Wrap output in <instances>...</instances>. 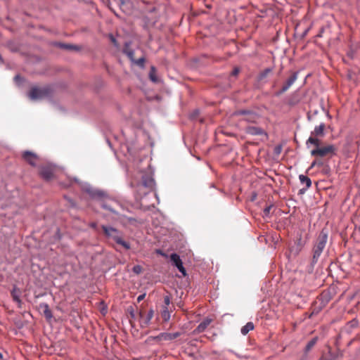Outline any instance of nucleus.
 <instances>
[{"instance_id": "ea45409f", "label": "nucleus", "mask_w": 360, "mask_h": 360, "mask_svg": "<svg viewBox=\"0 0 360 360\" xmlns=\"http://www.w3.org/2000/svg\"><path fill=\"white\" fill-rule=\"evenodd\" d=\"M320 360H333V359H326V358H324V357H321L320 359Z\"/></svg>"}, {"instance_id": "39448f33", "label": "nucleus", "mask_w": 360, "mask_h": 360, "mask_svg": "<svg viewBox=\"0 0 360 360\" xmlns=\"http://www.w3.org/2000/svg\"><path fill=\"white\" fill-rule=\"evenodd\" d=\"M299 72H291L290 76L283 82L281 89L275 93L276 96H279L287 91L298 78Z\"/></svg>"}, {"instance_id": "9d476101", "label": "nucleus", "mask_w": 360, "mask_h": 360, "mask_svg": "<svg viewBox=\"0 0 360 360\" xmlns=\"http://www.w3.org/2000/svg\"><path fill=\"white\" fill-rule=\"evenodd\" d=\"M248 134L253 136H264L266 139L267 138V134L264 129L260 127L255 126H249L245 129Z\"/></svg>"}, {"instance_id": "4c0bfd02", "label": "nucleus", "mask_w": 360, "mask_h": 360, "mask_svg": "<svg viewBox=\"0 0 360 360\" xmlns=\"http://www.w3.org/2000/svg\"><path fill=\"white\" fill-rule=\"evenodd\" d=\"M0 360H7L2 352H0Z\"/></svg>"}, {"instance_id": "aec40b11", "label": "nucleus", "mask_w": 360, "mask_h": 360, "mask_svg": "<svg viewBox=\"0 0 360 360\" xmlns=\"http://www.w3.org/2000/svg\"><path fill=\"white\" fill-rule=\"evenodd\" d=\"M317 340L318 338L316 337L314 338L307 344L304 349L306 353L309 352L314 347L316 344Z\"/></svg>"}, {"instance_id": "bb28decb", "label": "nucleus", "mask_w": 360, "mask_h": 360, "mask_svg": "<svg viewBox=\"0 0 360 360\" xmlns=\"http://www.w3.org/2000/svg\"><path fill=\"white\" fill-rule=\"evenodd\" d=\"M60 47L67 50H78L77 46L68 44H60Z\"/></svg>"}, {"instance_id": "6ab92c4d", "label": "nucleus", "mask_w": 360, "mask_h": 360, "mask_svg": "<svg viewBox=\"0 0 360 360\" xmlns=\"http://www.w3.org/2000/svg\"><path fill=\"white\" fill-rule=\"evenodd\" d=\"M307 145L309 147V144L314 145L316 148L320 147V141L319 139L316 138V136L311 135V136L307 139Z\"/></svg>"}, {"instance_id": "f704fd0d", "label": "nucleus", "mask_w": 360, "mask_h": 360, "mask_svg": "<svg viewBox=\"0 0 360 360\" xmlns=\"http://www.w3.org/2000/svg\"><path fill=\"white\" fill-rule=\"evenodd\" d=\"M155 70V68L154 67H152L151 68V72L150 73V79L153 82H156V78L153 75L152 72Z\"/></svg>"}, {"instance_id": "72a5a7b5", "label": "nucleus", "mask_w": 360, "mask_h": 360, "mask_svg": "<svg viewBox=\"0 0 360 360\" xmlns=\"http://www.w3.org/2000/svg\"><path fill=\"white\" fill-rule=\"evenodd\" d=\"M141 269H142V268L139 265L134 266L133 267V271L137 274H139L141 272Z\"/></svg>"}, {"instance_id": "473e14b6", "label": "nucleus", "mask_w": 360, "mask_h": 360, "mask_svg": "<svg viewBox=\"0 0 360 360\" xmlns=\"http://www.w3.org/2000/svg\"><path fill=\"white\" fill-rule=\"evenodd\" d=\"M272 209V205H269V206H267L264 210V214L265 216H269V214H270V212H271V210Z\"/></svg>"}, {"instance_id": "4468645a", "label": "nucleus", "mask_w": 360, "mask_h": 360, "mask_svg": "<svg viewBox=\"0 0 360 360\" xmlns=\"http://www.w3.org/2000/svg\"><path fill=\"white\" fill-rule=\"evenodd\" d=\"M154 186V181L150 178L143 179L141 184L138 186L139 190L141 191L142 188L151 190Z\"/></svg>"}, {"instance_id": "4be33fe9", "label": "nucleus", "mask_w": 360, "mask_h": 360, "mask_svg": "<svg viewBox=\"0 0 360 360\" xmlns=\"http://www.w3.org/2000/svg\"><path fill=\"white\" fill-rule=\"evenodd\" d=\"M161 315L164 321H168L170 319V313L168 308L162 307Z\"/></svg>"}, {"instance_id": "c9c22d12", "label": "nucleus", "mask_w": 360, "mask_h": 360, "mask_svg": "<svg viewBox=\"0 0 360 360\" xmlns=\"http://www.w3.org/2000/svg\"><path fill=\"white\" fill-rule=\"evenodd\" d=\"M145 297H146V294L145 293L139 295V297H137V302H140L141 301H142L145 298Z\"/></svg>"}, {"instance_id": "cd10ccee", "label": "nucleus", "mask_w": 360, "mask_h": 360, "mask_svg": "<svg viewBox=\"0 0 360 360\" xmlns=\"http://www.w3.org/2000/svg\"><path fill=\"white\" fill-rule=\"evenodd\" d=\"M102 207L104 209L108 210L113 213H117V212L115 210V208L112 206V205L108 202H103L102 204Z\"/></svg>"}, {"instance_id": "f257e3e1", "label": "nucleus", "mask_w": 360, "mask_h": 360, "mask_svg": "<svg viewBox=\"0 0 360 360\" xmlns=\"http://www.w3.org/2000/svg\"><path fill=\"white\" fill-rule=\"evenodd\" d=\"M101 229L104 234L108 238L112 239L117 245L122 247L124 250H128L131 248L130 243L123 239L122 234L119 230L105 225H103Z\"/></svg>"}, {"instance_id": "f3484780", "label": "nucleus", "mask_w": 360, "mask_h": 360, "mask_svg": "<svg viewBox=\"0 0 360 360\" xmlns=\"http://www.w3.org/2000/svg\"><path fill=\"white\" fill-rule=\"evenodd\" d=\"M180 336V333L176 332L174 333H161L160 338H163V340H172Z\"/></svg>"}, {"instance_id": "7ed1b4c3", "label": "nucleus", "mask_w": 360, "mask_h": 360, "mask_svg": "<svg viewBox=\"0 0 360 360\" xmlns=\"http://www.w3.org/2000/svg\"><path fill=\"white\" fill-rule=\"evenodd\" d=\"M50 94V89L47 86L32 87L29 91L28 96L31 100H39L49 96Z\"/></svg>"}, {"instance_id": "79ce46f5", "label": "nucleus", "mask_w": 360, "mask_h": 360, "mask_svg": "<svg viewBox=\"0 0 360 360\" xmlns=\"http://www.w3.org/2000/svg\"><path fill=\"white\" fill-rule=\"evenodd\" d=\"M3 281V276L0 275V283Z\"/></svg>"}, {"instance_id": "2eb2a0df", "label": "nucleus", "mask_w": 360, "mask_h": 360, "mask_svg": "<svg viewBox=\"0 0 360 360\" xmlns=\"http://www.w3.org/2000/svg\"><path fill=\"white\" fill-rule=\"evenodd\" d=\"M325 124L321 123L319 126L314 128V130L311 132V135L314 136H323L325 129Z\"/></svg>"}, {"instance_id": "58836bf2", "label": "nucleus", "mask_w": 360, "mask_h": 360, "mask_svg": "<svg viewBox=\"0 0 360 360\" xmlns=\"http://www.w3.org/2000/svg\"><path fill=\"white\" fill-rule=\"evenodd\" d=\"M110 39H111L112 42L115 45H117V44H116V40H115V39L113 37V36H112V35H111V36H110Z\"/></svg>"}, {"instance_id": "9b49d317", "label": "nucleus", "mask_w": 360, "mask_h": 360, "mask_svg": "<svg viewBox=\"0 0 360 360\" xmlns=\"http://www.w3.org/2000/svg\"><path fill=\"white\" fill-rule=\"evenodd\" d=\"M212 321V319L206 318L198 326V327L195 329L194 332L196 333H200L205 331Z\"/></svg>"}, {"instance_id": "5701e85b", "label": "nucleus", "mask_w": 360, "mask_h": 360, "mask_svg": "<svg viewBox=\"0 0 360 360\" xmlns=\"http://www.w3.org/2000/svg\"><path fill=\"white\" fill-rule=\"evenodd\" d=\"M123 52L129 57V58L131 60L134 61V52L133 50H131L127 46H126L124 49Z\"/></svg>"}, {"instance_id": "c756f323", "label": "nucleus", "mask_w": 360, "mask_h": 360, "mask_svg": "<svg viewBox=\"0 0 360 360\" xmlns=\"http://www.w3.org/2000/svg\"><path fill=\"white\" fill-rule=\"evenodd\" d=\"M136 65L139 66L143 67L145 63V58H140L138 60L134 61Z\"/></svg>"}, {"instance_id": "423d86ee", "label": "nucleus", "mask_w": 360, "mask_h": 360, "mask_svg": "<svg viewBox=\"0 0 360 360\" xmlns=\"http://www.w3.org/2000/svg\"><path fill=\"white\" fill-rule=\"evenodd\" d=\"M154 315V311L153 309L148 310V311H145L143 310H141L139 311V318H140V325L141 328L147 327L150 323L151 319H153Z\"/></svg>"}, {"instance_id": "7c9ffc66", "label": "nucleus", "mask_w": 360, "mask_h": 360, "mask_svg": "<svg viewBox=\"0 0 360 360\" xmlns=\"http://www.w3.org/2000/svg\"><path fill=\"white\" fill-rule=\"evenodd\" d=\"M127 311L129 314V316H130L131 319H135L136 315H135V312H134V308L132 307H129L127 309Z\"/></svg>"}, {"instance_id": "20e7f679", "label": "nucleus", "mask_w": 360, "mask_h": 360, "mask_svg": "<svg viewBox=\"0 0 360 360\" xmlns=\"http://www.w3.org/2000/svg\"><path fill=\"white\" fill-rule=\"evenodd\" d=\"M336 148L333 145H328L323 147H316L311 151V155L316 158L332 156L335 153Z\"/></svg>"}, {"instance_id": "1a4fd4ad", "label": "nucleus", "mask_w": 360, "mask_h": 360, "mask_svg": "<svg viewBox=\"0 0 360 360\" xmlns=\"http://www.w3.org/2000/svg\"><path fill=\"white\" fill-rule=\"evenodd\" d=\"M22 158L25 161L29 163L32 166H36L39 157L37 154L31 151H25L22 155Z\"/></svg>"}, {"instance_id": "dca6fc26", "label": "nucleus", "mask_w": 360, "mask_h": 360, "mask_svg": "<svg viewBox=\"0 0 360 360\" xmlns=\"http://www.w3.org/2000/svg\"><path fill=\"white\" fill-rule=\"evenodd\" d=\"M239 115H244L245 117L244 119L248 122H255V120L257 119V116L256 114L248 112V111H239L238 112Z\"/></svg>"}, {"instance_id": "c85d7f7f", "label": "nucleus", "mask_w": 360, "mask_h": 360, "mask_svg": "<svg viewBox=\"0 0 360 360\" xmlns=\"http://www.w3.org/2000/svg\"><path fill=\"white\" fill-rule=\"evenodd\" d=\"M169 304H170V297L169 295L164 296V305L162 306V307L168 308Z\"/></svg>"}, {"instance_id": "b1692460", "label": "nucleus", "mask_w": 360, "mask_h": 360, "mask_svg": "<svg viewBox=\"0 0 360 360\" xmlns=\"http://www.w3.org/2000/svg\"><path fill=\"white\" fill-rule=\"evenodd\" d=\"M271 72H272L271 68H266L265 70H264L262 72H260L259 79L260 80H262V79L266 78Z\"/></svg>"}, {"instance_id": "e433bc0d", "label": "nucleus", "mask_w": 360, "mask_h": 360, "mask_svg": "<svg viewBox=\"0 0 360 360\" xmlns=\"http://www.w3.org/2000/svg\"><path fill=\"white\" fill-rule=\"evenodd\" d=\"M238 72H239V69H238V68H234V70H233V72H232L231 75H232L233 76H236V75L238 74Z\"/></svg>"}, {"instance_id": "412c9836", "label": "nucleus", "mask_w": 360, "mask_h": 360, "mask_svg": "<svg viewBox=\"0 0 360 360\" xmlns=\"http://www.w3.org/2000/svg\"><path fill=\"white\" fill-rule=\"evenodd\" d=\"M299 179L302 184H305L307 186V188H309L311 185V179L304 175H300Z\"/></svg>"}, {"instance_id": "a19ab883", "label": "nucleus", "mask_w": 360, "mask_h": 360, "mask_svg": "<svg viewBox=\"0 0 360 360\" xmlns=\"http://www.w3.org/2000/svg\"><path fill=\"white\" fill-rule=\"evenodd\" d=\"M20 79V77H19L18 75H17V76H15V79H16V80H17V79Z\"/></svg>"}, {"instance_id": "a878e982", "label": "nucleus", "mask_w": 360, "mask_h": 360, "mask_svg": "<svg viewBox=\"0 0 360 360\" xmlns=\"http://www.w3.org/2000/svg\"><path fill=\"white\" fill-rule=\"evenodd\" d=\"M152 340L159 342L162 341L163 338H160V334H159L157 336H150L147 338L146 342L150 343Z\"/></svg>"}, {"instance_id": "37998d69", "label": "nucleus", "mask_w": 360, "mask_h": 360, "mask_svg": "<svg viewBox=\"0 0 360 360\" xmlns=\"http://www.w3.org/2000/svg\"><path fill=\"white\" fill-rule=\"evenodd\" d=\"M91 226H92L93 228H95V227H96V224H91Z\"/></svg>"}, {"instance_id": "ddd939ff", "label": "nucleus", "mask_w": 360, "mask_h": 360, "mask_svg": "<svg viewBox=\"0 0 360 360\" xmlns=\"http://www.w3.org/2000/svg\"><path fill=\"white\" fill-rule=\"evenodd\" d=\"M11 294L13 301L15 302L18 304V307L20 308L22 305V300L20 298L21 294L20 290L14 287Z\"/></svg>"}, {"instance_id": "2f4dec72", "label": "nucleus", "mask_w": 360, "mask_h": 360, "mask_svg": "<svg viewBox=\"0 0 360 360\" xmlns=\"http://www.w3.org/2000/svg\"><path fill=\"white\" fill-rule=\"evenodd\" d=\"M357 325H358V322H357V321H356V320H354H354H352V321H349V322L347 323V326H349V327H351V328H355V327H356V326H357Z\"/></svg>"}, {"instance_id": "393cba45", "label": "nucleus", "mask_w": 360, "mask_h": 360, "mask_svg": "<svg viewBox=\"0 0 360 360\" xmlns=\"http://www.w3.org/2000/svg\"><path fill=\"white\" fill-rule=\"evenodd\" d=\"M323 165V160L319 159V158H316L315 159L311 164V166L309 167V169H311L313 167H314L315 166H318V167H322Z\"/></svg>"}, {"instance_id": "f8f14e48", "label": "nucleus", "mask_w": 360, "mask_h": 360, "mask_svg": "<svg viewBox=\"0 0 360 360\" xmlns=\"http://www.w3.org/2000/svg\"><path fill=\"white\" fill-rule=\"evenodd\" d=\"M39 307L43 310V314L46 319L47 321H50L53 318V314L51 310L49 308V306L46 303H41L39 304Z\"/></svg>"}, {"instance_id": "f03ea898", "label": "nucleus", "mask_w": 360, "mask_h": 360, "mask_svg": "<svg viewBox=\"0 0 360 360\" xmlns=\"http://www.w3.org/2000/svg\"><path fill=\"white\" fill-rule=\"evenodd\" d=\"M328 240V234L324 231L322 230L320 234L319 235L316 244L313 248V257H312V263L315 264L317 262L319 257L321 256L323 249L326 247V243Z\"/></svg>"}, {"instance_id": "a211bd4d", "label": "nucleus", "mask_w": 360, "mask_h": 360, "mask_svg": "<svg viewBox=\"0 0 360 360\" xmlns=\"http://www.w3.org/2000/svg\"><path fill=\"white\" fill-rule=\"evenodd\" d=\"M254 329V324L252 322L247 323L244 326L241 328V333L244 335H247L250 330Z\"/></svg>"}, {"instance_id": "0eeeda50", "label": "nucleus", "mask_w": 360, "mask_h": 360, "mask_svg": "<svg viewBox=\"0 0 360 360\" xmlns=\"http://www.w3.org/2000/svg\"><path fill=\"white\" fill-rule=\"evenodd\" d=\"M55 168L51 165H45L40 167V176L46 181L52 179L54 176Z\"/></svg>"}, {"instance_id": "6e6552de", "label": "nucleus", "mask_w": 360, "mask_h": 360, "mask_svg": "<svg viewBox=\"0 0 360 360\" xmlns=\"http://www.w3.org/2000/svg\"><path fill=\"white\" fill-rule=\"evenodd\" d=\"M170 259L172 262L173 264L177 267L179 271L183 274L184 276H186V271L185 268L183 266V262L180 258V257L176 254L173 253L170 256Z\"/></svg>"}]
</instances>
